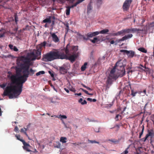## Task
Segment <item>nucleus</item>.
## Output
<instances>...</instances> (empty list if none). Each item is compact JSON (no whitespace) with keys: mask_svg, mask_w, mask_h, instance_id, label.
<instances>
[{"mask_svg":"<svg viewBox=\"0 0 154 154\" xmlns=\"http://www.w3.org/2000/svg\"><path fill=\"white\" fill-rule=\"evenodd\" d=\"M138 71H140V72L144 71L147 72L149 71V69L146 66L144 67L140 65V66H135V72H137V73L139 74V72H138Z\"/></svg>","mask_w":154,"mask_h":154,"instance_id":"0eeeda50","label":"nucleus"},{"mask_svg":"<svg viewBox=\"0 0 154 154\" xmlns=\"http://www.w3.org/2000/svg\"><path fill=\"white\" fill-rule=\"evenodd\" d=\"M87 100L88 101H90V102L92 101V99L90 98H88L87 99Z\"/></svg>","mask_w":154,"mask_h":154,"instance_id":"774afa93","label":"nucleus"},{"mask_svg":"<svg viewBox=\"0 0 154 154\" xmlns=\"http://www.w3.org/2000/svg\"><path fill=\"white\" fill-rule=\"evenodd\" d=\"M57 144L55 146V147L58 148H60L61 147V144L59 142H57Z\"/></svg>","mask_w":154,"mask_h":154,"instance_id":"79ce46f5","label":"nucleus"},{"mask_svg":"<svg viewBox=\"0 0 154 154\" xmlns=\"http://www.w3.org/2000/svg\"><path fill=\"white\" fill-rule=\"evenodd\" d=\"M13 50L15 51H18V49L15 46H14Z\"/></svg>","mask_w":154,"mask_h":154,"instance_id":"603ef678","label":"nucleus"},{"mask_svg":"<svg viewBox=\"0 0 154 154\" xmlns=\"http://www.w3.org/2000/svg\"><path fill=\"white\" fill-rule=\"evenodd\" d=\"M143 131V128L141 132L140 133L139 135V138H140L141 136L142 135Z\"/></svg>","mask_w":154,"mask_h":154,"instance_id":"bf43d9fd","label":"nucleus"},{"mask_svg":"<svg viewBox=\"0 0 154 154\" xmlns=\"http://www.w3.org/2000/svg\"><path fill=\"white\" fill-rule=\"evenodd\" d=\"M132 36V34H129L127 35H125L122 38L119 39L117 40V41L118 42H120L122 41H124L128 39Z\"/></svg>","mask_w":154,"mask_h":154,"instance_id":"f8f14e48","label":"nucleus"},{"mask_svg":"<svg viewBox=\"0 0 154 154\" xmlns=\"http://www.w3.org/2000/svg\"><path fill=\"white\" fill-rule=\"evenodd\" d=\"M54 2L56 1H57L58 2H60L61 3H63L65 2V0H52Z\"/></svg>","mask_w":154,"mask_h":154,"instance_id":"37998d69","label":"nucleus"},{"mask_svg":"<svg viewBox=\"0 0 154 154\" xmlns=\"http://www.w3.org/2000/svg\"><path fill=\"white\" fill-rule=\"evenodd\" d=\"M87 63L85 62L84 63V64L82 66L81 68V70L82 71H84L85 70L86 68V66L87 65Z\"/></svg>","mask_w":154,"mask_h":154,"instance_id":"b1692460","label":"nucleus"},{"mask_svg":"<svg viewBox=\"0 0 154 154\" xmlns=\"http://www.w3.org/2000/svg\"><path fill=\"white\" fill-rule=\"evenodd\" d=\"M132 0H126L123 5L122 8L124 11L128 10L130 6Z\"/></svg>","mask_w":154,"mask_h":154,"instance_id":"6e6552de","label":"nucleus"},{"mask_svg":"<svg viewBox=\"0 0 154 154\" xmlns=\"http://www.w3.org/2000/svg\"><path fill=\"white\" fill-rule=\"evenodd\" d=\"M109 31L108 29H104L100 31V32H98L99 33V34H106Z\"/></svg>","mask_w":154,"mask_h":154,"instance_id":"5701e85b","label":"nucleus"},{"mask_svg":"<svg viewBox=\"0 0 154 154\" xmlns=\"http://www.w3.org/2000/svg\"><path fill=\"white\" fill-rule=\"evenodd\" d=\"M97 39V37H94V38L93 39L91 40V41L93 43H95Z\"/></svg>","mask_w":154,"mask_h":154,"instance_id":"a18cd8bd","label":"nucleus"},{"mask_svg":"<svg viewBox=\"0 0 154 154\" xmlns=\"http://www.w3.org/2000/svg\"><path fill=\"white\" fill-rule=\"evenodd\" d=\"M152 131V130H151V131L148 130V133L146 134L145 137L142 139V140L143 142H145L147 140L148 138L149 137H150L151 138H152L153 136V134Z\"/></svg>","mask_w":154,"mask_h":154,"instance_id":"9d476101","label":"nucleus"},{"mask_svg":"<svg viewBox=\"0 0 154 154\" xmlns=\"http://www.w3.org/2000/svg\"><path fill=\"white\" fill-rule=\"evenodd\" d=\"M120 52H123L124 53V54H126V53H128V51L127 50H120Z\"/></svg>","mask_w":154,"mask_h":154,"instance_id":"c03bdc74","label":"nucleus"},{"mask_svg":"<svg viewBox=\"0 0 154 154\" xmlns=\"http://www.w3.org/2000/svg\"><path fill=\"white\" fill-rule=\"evenodd\" d=\"M116 71V67L115 66L111 70L110 72L112 73H115Z\"/></svg>","mask_w":154,"mask_h":154,"instance_id":"4c0bfd02","label":"nucleus"},{"mask_svg":"<svg viewBox=\"0 0 154 154\" xmlns=\"http://www.w3.org/2000/svg\"><path fill=\"white\" fill-rule=\"evenodd\" d=\"M66 137H61L60 138V141L63 143H64L66 142Z\"/></svg>","mask_w":154,"mask_h":154,"instance_id":"cd10ccee","label":"nucleus"},{"mask_svg":"<svg viewBox=\"0 0 154 154\" xmlns=\"http://www.w3.org/2000/svg\"><path fill=\"white\" fill-rule=\"evenodd\" d=\"M105 58V57L104 56H103L102 57H100L98 59L97 62L98 64H100L101 63V60H104Z\"/></svg>","mask_w":154,"mask_h":154,"instance_id":"7c9ffc66","label":"nucleus"},{"mask_svg":"<svg viewBox=\"0 0 154 154\" xmlns=\"http://www.w3.org/2000/svg\"><path fill=\"white\" fill-rule=\"evenodd\" d=\"M62 123L64 125V126L66 128H70L69 125H67V124L65 123L63 120H62Z\"/></svg>","mask_w":154,"mask_h":154,"instance_id":"72a5a7b5","label":"nucleus"},{"mask_svg":"<svg viewBox=\"0 0 154 154\" xmlns=\"http://www.w3.org/2000/svg\"><path fill=\"white\" fill-rule=\"evenodd\" d=\"M129 85L130 87V89L131 90V94L134 97L135 96V91H134V85L129 84Z\"/></svg>","mask_w":154,"mask_h":154,"instance_id":"dca6fc26","label":"nucleus"},{"mask_svg":"<svg viewBox=\"0 0 154 154\" xmlns=\"http://www.w3.org/2000/svg\"><path fill=\"white\" fill-rule=\"evenodd\" d=\"M43 23H50L51 22V20L50 18H46L43 21Z\"/></svg>","mask_w":154,"mask_h":154,"instance_id":"a878e982","label":"nucleus"},{"mask_svg":"<svg viewBox=\"0 0 154 154\" xmlns=\"http://www.w3.org/2000/svg\"><path fill=\"white\" fill-rule=\"evenodd\" d=\"M45 73V71H39V72H37L36 75V76H38L40 75L41 74H43Z\"/></svg>","mask_w":154,"mask_h":154,"instance_id":"f704fd0d","label":"nucleus"},{"mask_svg":"<svg viewBox=\"0 0 154 154\" xmlns=\"http://www.w3.org/2000/svg\"><path fill=\"white\" fill-rule=\"evenodd\" d=\"M138 50L142 52L146 53L147 51L145 48L143 47L140 48H138Z\"/></svg>","mask_w":154,"mask_h":154,"instance_id":"393cba45","label":"nucleus"},{"mask_svg":"<svg viewBox=\"0 0 154 154\" xmlns=\"http://www.w3.org/2000/svg\"><path fill=\"white\" fill-rule=\"evenodd\" d=\"M87 103V102L85 100H83V102H82V103H81V104L82 105L86 104Z\"/></svg>","mask_w":154,"mask_h":154,"instance_id":"13d9d810","label":"nucleus"},{"mask_svg":"<svg viewBox=\"0 0 154 154\" xmlns=\"http://www.w3.org/2000/svg\"><path fill=\"white\" fill-rule=\"evenodd\" d=\"M15 137L17 138V139L22 142L23 143V141H25L24 140L20 138V135H15Z\"/></svg>","mask_w":154,"mask_h":154,"instance_id":"2f4dec72","label":"nucleus"},{"mask_svg":"<svg viewBox=\"0 0 154 154\" xmlns=\"http://www.w3.org/2000/svg\"><path fill=\"white\" fill-rule=\"evenodd\" d=\"M50 34L51 35V36L52 37V40L55 43H57L59 42V38L55 33H52L51 32Z\"/></svg>","mask_w":154,"mask_h":154,"instance_id":"ddd939ff","label":"nucleus"},{"mask_svg":"<svg viewBox=\"0 0 154 154\" xmlns=\"http://www.w3.org/2000/svg\"><path fill=\"white\" fill-rule=\"evenodd\" d=\"M29 61L24 60L22 66L23 69L22 75L17 77L15 74H13L11 72L8 71L7 77L10 79L11 83H8L4 90L3 96H9L10 99L16 98L21 93L23 84L27 80L29 75L32 76L35 71L32 69L29 70V66L28 64Z\"/></svg>","mask_w":154,"mask_h":154,"instance_id":"f257e3e1","label":"nucleus"},{"mask_svg":"<svg viewBox=\"0 0 154 154\" xmlns=\"http://www.w3.org/2000/svg\"><path fill=\"white\" fill-rule=\"evenodd\" d=\"M112 78L110 77V76H108L107 77V79L106 82V89L107 90L110 87V86L112 83Z\"/></svg>","mask_w":154,"mask_h":154,"instance_id":"9b49d317","label":"nucleus"},{"mask_svg":"<svg viewBox=\"0 0 154 154\" xmlns=\"http://www.w3.org/2000/svg\"><path fill=\"white\" fill-rule=\"evenodd\" d=\"M83 101V99L82 98H80L79 100V102L81 103H82Z\"/></svg>","mask_w":154,"mask_h":154,"instance_id":"e2e57ef3","label":"nucleus"},{"mask_svg":"<svg viewBox=\"0 0 154 154\" xmlns=\"http://www.w3.org/2000/svg\"><path fill=\"white\" fill-rule=\"evenodd\" d=\"M66 15H69L70 14V9L69 7V6L66 7Z\"/></svg>","mask_w":154,"mask_h":154,"instance_id":"c85d7f7f","label":"nucleus"},{"mask_svg":"<svg viewBox=\"0 0 154 154\" xmlns=\"http://www.w3.org/2000/svg\"><path fill=\"white\" fill-rule=\"evenodd\" d=\"M18 128L17 126H16L15 127L14 129V131H15L16 132H17L18 131Z\"/></svg>","mask_w":154,"mask_h":154,"instance_id":"5fc2aeb1","label":"nucleus"},{"mask_svg":"<svg viewBox=\"0 0 154 154\" xmlns=\"http://www.w3.org/2000/svg\"><path fill=\"white\" fill-rule=\"evenodd\" d=\"M63 23L66 26V28H65L66 30V34H67L69 29V24L67 22Z\"/></svg>","mask_w":154,"mask_h":154,"instance_id":"aec40b11","label":"nucleus"},{"mask_svg":"<svg viewBox=\"0 0 154 154\" xmlns=\"http://www.w3.org/2000/svg\"><path fill=\"white\" fill-rule=\"evenodd\" d=\"M88 142H89V143H97V144H99V142L98 141H95V140H88Z\"/></svg>","mask_w":154,"mask_h":154,"instance_id":"c9c22d12","label":"nucleus"},{"mask_svg":"<svg viewBox=\"0 0 154 154\" xmlns=\"http://www.w3.org/2000/svg\"><path fill=\"white\" fill-rule=\"evenodd\" d=\"M128 51V53H126V54L127 55V56H128V57H133L134 54V51Z\"/></svg>","mask_w":154,"mask_h":154,"instance_id":"6ab92c4d","label":"nucleus"},{"mask_svg":"<svg viewBox=\"0 0 154 154\" xmlns=\"http://www.w3.org/2000/svg\"><path fill=\"white\" fill-rule=\"evenodd\" d=\"M23 149L27 152H30V148L32 147L30 145L26 142L25 141H23Z\"/></svg>","mask_w":154,"mask_h":154,"instance_id":"1a4fd4ad","label":"nucleus"},{"mask_svg":"<svg viewBox=\"0 0 154 154\" xmlns=\"http://www.w3.org/2000/svg\"><path fill=\"white\" fill-rule=\"evenodd\" d=\"M80 89L82 91L84 92L86 94H89L88 92L86 90L82 88H81Z\"/></svg>","mask_w":154,"mask_h":154,"instance_id":"8fccbe9b","label":"nucleus"},{"mask_svg":"<svg viewBox=\"0 0 154 154\" xmlns=\"http://www.w3.org/2000/svg\"><path fill=\"white\" fill-rule=\"evenodd\" d=\"M109 141L113 143H114L115 144L119 142V140H116L114 139L109 140Z\"/></svg>","mask_w":154,"mask_h":154,"instance_id":"473e14b6","label":"nucleus"},{"mask_svg":"<svg viewBox=\"0 0 154 154\" xmlns=\"http://www.w3.org/2000/svg\"><path fill=\"white\" fill-rule=\"evenodd\" d=\"M7 83H6L1 84L0 85V87L1 88L4 89L5 88V87L7 86Z\"/></svg>","mask_w":154,"mask_h":154,"instance_id":"e433bc0d","label":"nucleus"},{"mask_svg":"<svg viewBox=\"0 0 154 154\" xmlns=\"http://www.w3.org/2000/svg\"><path fill=\"white\" fill-rule=\"evenodd\" d=\"M23 64V63L22 65L21 68L17 67L16 68L15 70L16 74L15 75H17V77L20 75H21L20 73L22 72V70H23L22 68Z\"/></svg>","mask_w":154,"mask_h":154,"instance_id":"4468645a","label":"nucleus"},{"mask_svg":"<svg viewBox=\"0 0 154 154\" xmlns=\"http://www.w3.org/2000/svg\"><path fill=\"white\" fill-rule=\"evenodd\" d=\"M82 37H83V39L86 41L88 40L89 39V38H88L89 37H88V36H87V37H84V36H82Z\"/></svg>","mask_w":154,"mask_h":154,"instance_id":"680f3d73","label":"nucleus"},{"mask_svg":"<svg viewBox=\"0 0 154 154\" xmlns=\"http://www.w3.org/2000/svg\"><path fill=\"white\" fill-rule=\"evenodd\" d=\"M72 49L73 51V54H75V53L78 50V47L73 46L72 47Z\"/></svg>","mask_w":154,"mask_h":154,"instance_id":"c756f323","label":"nucleus"},{"mask_svg":"<svg viewBox=\"0 0 154 154\" xmlns=\"http://www.w3.org/2000/svg\"><path fill=\"white\" fill-rule=\"evenodd\" d=\"M99 34L98 31L94 32H93L88 33L87 34V36L89 38H92Z\"/></svg>","mask_w":154,"mask_h":154,"instance_id":"2eb2a0df","label":"nucleus"},{"mask_svg":"<svg viewBox=\"0 0 154 154\" xmlns=\"http://www.w3.org/2000/svg\"><path fill=\"white\" fill-rule=\"evenodd\" d=\"M125 62L121 60L117 62L115 66L117 68V75L120 77H122L124 76L125 74V64L124 63Z\"/></svg>","mask_w":154,"mask_h":154,"instance_id":"20e7f679","label":"nucleus"},{"mask_svg":"<svg viewBox=\"0 0 154 154\" xmlns=\"http://www.w3.org/2000/svg\"><path fill=\"white\" fill-rule=\"evenodd\" d=\"M27 130V129H26L25 128H22L20 129V132L22 133H24L27 137H28L29 139L30 140L28 136V135L26 132Z\"/></svg>","mask_w":154,"mask_h":154,"instance_id":"4be33fe9","label":"nucleus"},{"mask_svg":"<svg viewBox=\"0 0 154 154\" xmlns=\"http://www.w3.org/2000/svg\"><path fill=\"white\" fill-rule=\"evenodd\" d=\"M108 76H110V77L112 78L113 79H116V73H112L110 72Z\"/></svg>","mask_w":154,"mask_h":154,"instance_id":"bb28decb","label":"nucleus"},{"mask_svg":"<svg viewBox=\"0 0 154 154\" xmlns=\"http://www.w3.org/2000/svg\"><path fill=\"white\" fill-rule=\"evenodd\" d=\"M75 95H78V96H80L82 95V94L81 93H75Z\"/></svg>","mask_w":154,"mask_h":154,"instance_id":"338daca9","label":"nucleus"},{"mask_svg":"<svg viewBox=\"0 0 154 154\" xmlns=\"http://www.w3.org/2000/svg\"><path fill=\"white\" fill-rule=\"evenodd\" d=\"M67 57V56L63 52L55 50L54 51H51L44 55L43 60L45 62L51 61L57 59H63Z\"/></svg>","mask_w":154,"mask_h":154,"instance_id":"f03ea898","label":"nucleus"},{"mask_svg":"<svg viewBox=\"0 0 154 154\" xmlns=\"http://www.w3.org/2000/svg\"><path fill=\"white\" fill-rule=\"evenodd\" d=\"M46 45V42H43L40 44L36 46V49H34L33 51L30 53L31 57H33L32 59L29 57H22L23 62L24 63V60L28 61L29 62L28 65L29 66V67L31 65V61L35 60L37 57L40 56L42 48H45Z\"/></svg>","mask_w":154,"mask_h":154,"instance_id":"7ed1b4c3","label":"nucleus"},{"mask_svg":"<svg viewBox=\"0 0 154 154\" xmlns=\"http://www.w3.org/2000/svg\"><path fill=\"white\" fill-rule=\"evenodd\" d=\"M81 85H82V86L83 87H84L86 88L88 90H90V91H92V89H91V88H89V87L86 86V85H84L83 84H81Z\"/></svg>","mask_w":154,"mask_h":154,"instance_id":"58836bf2","label":"nucleus"},{"mask_svg":"<svg viewBox=\"0 0 154 154\" xmlns=\"http://www.w3.org/2000/svg\"><path fill=\"white\" fill-rule=\"evenodd\" d=\"M14 19H15V21L16 23H17V22L18 21V17H17V14H15L14 15Z\"/></svg>","mask_w":154,"mask_h":154,"instance_id":"ea45409f","label":"nucleus"},{"mask_svg":"<svg viewBox=\"0 0 154 154\" xmlns=\"http://www.w3.org/2000/svg\"><path fill=\"white\" fill-rule=\"evenodd\" d=\"M30 152V154H34L35 153H37V154H38V152L37 151L36 149H34L33 151L31 150V151Z\"/></svg>","mask_w":154,"mask_h":154,"instance_id":"a19ab883","label":"nucleus"},{"mask_svg":"<svg viewBox=\"0 0 154 154\" xmlns=\"http://www.w3.org/2000/svg\"><path fill=\"white\" fill-rule=\"evenodd\" d=\"M48 73H49V74L52 77H54V74L53 73H52L51 71H48Z\"/></svg>","mask_w":154,"mask_h":154,"instance_id":"864d4df0","label":"nucleus"},{"mask_svg":"<svg viewBox=\"0 0 154 154\" xmlns=\"http://www.w3.org/2000/svg\"><path fill=\"white\" fill-rule=\"evenodd\" d=\"M79 2H77L76 3H75L74 5H74V7H75L77 6V5L79 4Z\"/></svg>","mask_w":154,"mask_h":154,"instance_id":"69168bd1","label":"nucleus"},{"mask_svg":"<svg viewBox=\"0 0 154 154\" xmlns=\"http://www.w3.org/2000/svg\"><path fill=\"white\" fill-rule=\"evenodd\" d=\"M53 116H54L56 118H59V119H60L62 120H62H62L63 119H66L67 118V116H65V115H62L61 114L60 115L58 116H56V115H54L53 116H51L52 117H53Z\"/></svg>","mask_w":154,"mask_h":154,"instance_id":"f3484780","label":"nucleus"},{"mask_svg":"<svg viewBox=\"0 0 154 154\" xmlns=\"http://www.w3.org/2000/svg\"><path fill=\"white\" fill-rule=\"evenodd\" d=\"M70 46L68 44L65 48V52L66 54V55L68 56L67 55H69V50L70 48ZM78 55L77 54H73L69 57H67L66 58L64 59H69L71 61V62H74L75 61V59L77 57Z\"/></svg>","mask_w":154,"mask_h":154,"instance_id":"39448f33","label":"nucleus"},{"mask_svg":"<svg viewBox=\"0 0 154 154\" xmlns=\"http://www.w3.org/2000/svg\"><path fill=\"white\" fill-rule=\"evenodd\" d=\"M69 90L73 92H75V89L73 88H70Z\"/></svg>","mask_w":154,"mask_h":154,"instance_id":"6e6d98bb","label":"nucleus"},{"mask_svg":"<svg viewBox=\"0 0 154 154\" xmlns=\"http://www.w3.org/2000/svg\"><path fill=\"white\" fill-rule=\"evenodd\" d=\"M64 89L65 90L66 92L69 93V91L68 89H67L66 88H64Z\"/></svg>","mask_w":154,"mask_h":154,"instance_id":"0e129e2a","label":"nucleus"},{"mask_svg":"<svg viewBox=\"0 0 154 154\" xmlns=\"http://www.w3.org/2000/svg\"><path fill=\"white\" fill-rule=\"evenodd\" d=\"M44 42H46L45 46L46 45L47 46L49 47H51V44L47 43V42H45V41H44Z\"/></svg>","mask_w":154,"mask_h":154,"instance_id":"4d7b16f0","label":"nucleus"},{"mask_svg":"<svg viewBox=\"0 0 154 154\" xmlns=\"http://www.w3.org/2000/svg\"><path fill=\"white\" fill-rule=\"evenodd\" d=\"M134 29H132V30L131 29H127L122 30L120 31H119L116 33H113L112 34V35L113 36H117L122 35H123L125 34L131 32V31H134Z\"/></svg>","mask_w":154,"mask_h":154,"instance_id":"423d86ee","label":"nucleus"},{"mask_svg":"<svg viewBox=\"0 0 154 154\" xmlns=\"http://www.w3.org/2000/svg\"><path fill=\"white\" fill-rule=\"evenodd\" d=\"M143 30L140 29H137L135 28V32H139L140 31H143Z\"/></svg>","mask_w":154,"mask_h":154,"instance_id":"052dcab7","label":"nucleus"},{"mask_svg":"<svg viewBox=\"0 0 154 154\" xmlns=\"http://www.w3.org/2000/svg\"><path fill=\"white\" fill-rule=\"evenodd\" d=\"M8 46L11 50H13V48H14V46H13L12 45L9 44L8 45Z\"/></svg>","mask_w":154,"mask_h":154,"instance_id":"3c124183","label":"nucleus"},{"mask_svg":"<svg viewBox=\"0 0 154 154\" xmlns=\"http://www.w3.org/2000/svg\"><path fill=\"white\" fill-rule=\"evenodd\" d=\"M92 7L90 5H88V6L87 9L88 12H89V11H90L92 9Z\"/></svg>","mask_w":154,"mask_h":154,"instance_id":"de8ad7c7","label":"nucleus"},{"mask_svg":"<svg viewBox=\"0 0 154 154\" xmlns=\"http://www.w3.org/2000/svg\"><path fill=\"white\" fill-rule=\"evenodd\" d=\"M59 70L60 72L62 74H65L67 72V70L65 68L63 67H60Z\"/></svg>","mask_w":154,"mask_h":154,"instance_id":"a211bd4d","label":"nucleus"},{"mask_svg":"<svg viewBox=\"0 0 154 154\" xmlns=\"http://www.w3.org/2000/svg\"><path fill=\"white\" fill-rule=\"evenodd\" d=\"M72 144L76 146V145H79L81 144H82V143H81V142H78L72 143Z\"/></svg>","mask_w":154,"mask_h":154,"instance_id":"09e8293b","label":"nucleus"},{"mask_svg":"<svg viewBox=\"0 0 154 154\" xmlns=\"http://www.w3.org/2000/svg\"><path fill=\"white\" fill-rule=\"evenodd\" d=\"M119 116H120L121 119H122V116L121 115H119V114H117V115H116V116L115 117V119L116 120H119V119L118 118H119Z\"/></svg>","mask_w":154,"mask_h":154,"instance_id":"49530a36","label":"nucleus"},{"mask_svg":"<svg viewBox=\"0 0 154 154\" xmlns=\"http://www.w3.org/2000/svg\"><path fill=\"white\" fill-rule=\"evenodd\" d=\"M146 91L145 89L143 90V91H140L138 92H135V94L138 93V94H141L142 96H144L146 94Z\"/></svg>","mask_w":154,"mask_h":154,"instance_id":"412c9836","label":"nucleus"}]
</instances>
